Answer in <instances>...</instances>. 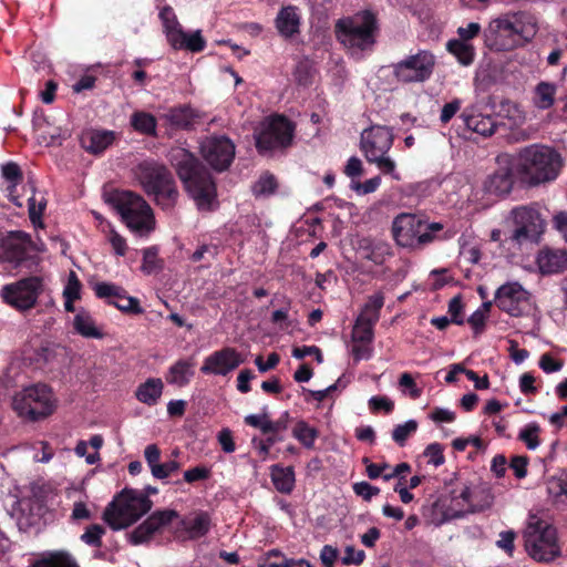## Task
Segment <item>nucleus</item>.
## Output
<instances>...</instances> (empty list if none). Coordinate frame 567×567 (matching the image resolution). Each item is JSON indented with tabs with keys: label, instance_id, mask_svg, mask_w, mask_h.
Returning <instances> with one entry per match:
<instances>
[{
	"label": "nucleus",
	"instance_id": "1",
	"mask_svg": "<svg viewBox=\"0 0 567 567\" xmlns=\"http://www.w3.org/2000/svg\"><path fill=\"white\" fill-rule=\"evenodd\" d=\"M169 162L198 210H215L218 207L217 186L200 159L189 151L176 147L169 152Z\"/></svg>",
	"mask_w": 567,
	"mask_h": 567
},
{
	"label": "nucleus",
	"instance_id": "2",
	"mask_svg": "<svg viewBox=\"0 0 567 567\" xmlns=\"http://www.w3.org/2000/svg\"><path fill=\"white\" fill-rule=\"evenodd\" d=\"M563 167L561 155L553 147L532 144L520 148L514 161L519 181L535 187L555 181Z\"/></svg>",
	"mask_w": 567,
	"mask_h": 567
},
{
	"label": "nucleus",
	"instance_id": "3",
	"mask_svg": "<svg viewBox=\"0 0 567 567\" xmlns=\"http://www.w3.org/2000/svg\"><path fill=\"white\" fill-rule=\"evenodd\" d=\"M534 18L526 12H515L494 19L484 31L486 45L493 51H511L534 35Z\"/></svg>",
	"mask_w": 567,
	"mask_h": 567
},
{
	"label": "nucleus",
	"instance_id": "4",
	"mask_svg": "<svg viewBox=\"0 0 567 567\" xmlns=\"http://www.w3.org/2000/svg\"><path fill=\"white\" fill-rule=\"evenodd\" d=\"M379 25L377 17L369 10L361 11L353 17L339 19L334 25L337 40L347 48L351 54L360 55L364 51H372L377 43Z\"/></svg>",
	"mask_w": 567,
	"mask_h": 567
},
{
	"label": "nucleus",
	"instance_id": "5",
	"mask_svg": "<svg viewBox=\"0 0 567 567\" xmlns=\"http://www.w3.org/2000/svg\"><path fill=\"white\" fill-rule=\"evenodd\" d=\"M153 502L147 494L124 488L104 509L103 519L114 530L136 523L151 511Z\"/></svg>",
	"mask_w": 567,
	"mask_h": 567
},
{
	"label": "nucleus",
	"instance_id": "6",
	"mask_svg": "<svg viewBox=\"0 0 567 567\" xmlns=\"http://www.w3.org/2000/svg\"><path fill=\"white\" fill-rule=\"evenodd\" d=\"M136 175L148 195H154L157 205L172 208L178 197V190L172 173L156 162L144 161L138 164Z\"/></svg>",
	"mask_w": 567,
	"mask_h": 567
},
{
	"label": "nucleus",
	"instance_id": "7",
	"mask_svg": "<svg viewBox=\"0 0 567 567\" xmlns=\"http://www.w3.org/2000/svg\"><path fill=\"white\" fill-rule=\"evenodd\" d=\"M524 539L528 555L536 561L550 563L561 554L556 528L536 515L529 516Z\"/></svg>",
	"mask_w": 567,
	"mask_h": 567
},
{
	"label": "nucleus",
	"instance_id": "8",
	"mask_svg": "<svg viewBox=\"0 0 567 567\" xmlns=\"http://www.w3.org/2000/svg\"><path fill=\"white\" fill-rule=\"evenodd\" d=\"M109 203L114 206L122 220L133 231L143 234L154 229L153 210L142 196L130 190H121L111 194Z\"/></svg>",
	"mask_w": 567,
	"mask_h": 567
},
{
	"label": "nucleus",
	"instance_id": "9",
	"mask_svg": "<svg viewBox=\"0 0 567 567\" xmlns=\"http://www.w3.org/2000/svg\"><path fill=\"white\" fill-rule=\"evenodd\" d=\"M441 223H425L413 214H400L392 224L393 238L399 246L421 248L434 240V234L441 231Z\"/></svg>",
	"mask_w": 567,
	"mask_h": 567
},
{
	"label": "nucleus",
	"instance_id": "10",
	"mask_svg": "<svg viewBox=\"0 0 567 567\" xmlns=\"http://www.w3.org/2000/svg\"><path fill=\"white\" fill-rule=\"evenodd\" d=\"M17 414L29 421H39L51 415L55 408L52 390L47 384H34L24 388L12 400Z\"/></svg>",
	"mask_w": 567,
	"mask_h": 567
},
{
	"label": "nucleus",
	"instance_id": "11",
	"mask_svg": "<svg viewBox=\"0 0 567 567\" xmlns=\"http://www.w3.org/2000/svg\"><path fill=\"white\" fill-rule=\"evenodd\" d=\"M513 230L509 240L518 246L539 244L546 230V219L537 204L522 205L511 210Z\"/></svg>",
	"mask_w": 567,
	"mask_h": 567
},
{
	"label": "nucleus",
	"instance_id": "12",
	"mask_svg": "<svg viewBox=\"0 0 567 567\" xmlns=\"http://www.w3.org/2000/svg\"><path fill=\"white\" fill-rule=\"evenodd\" d=\"M295 135V124L285 115L275 114L261 123L256 133V148L259 154L287 148Z\"/></svg>",
	"mask_w": 567,
	"mask_h": 567
},
{
	"label": "nucleus",
	"instance_id": "13",
	"mask_svg": "<svg viewBox=\"0 0 567 567\" xmlns=\"http://www.w3.org/2000/svg\"><path fill=\"white\" fill-rule=\"evenodd\" d=\"M31 236L22 230L9 231L0 238V261L14 267H28L39 262Z\"/></svg>",
	"mask_w": 567,
	"mask_h": 567
},
{
	"label": "nucleus",
	"instance_id": "14",
	"mask_svg": "<svg viewBox=\"0 0 567 567\" xmlns=\"http://www.w3.org/2000/svg\"><path fill=\"white\" fill-rule=\"evenodd\" d=\"M43 291V278L41 276H28L3 286L1 298L16 310L28 311L35 307Z\"/></svg>",
	"mask_w": 567,
	"mask_h": 567
},
{
	"label": "nucleus",
	"instance_id": "15",
	"mask_svg": "<svg viewBox=\"0 0 567 567\" xmlns=\"http://www.w3.org/2000/svg\"><path fill=\"white\" fill-rule=\"evenodd\" d=\"M434 66V54L426 50H420L395 63L393 74L402 83L424 82L431 78Z\"/></svg>",
	"mask_w": 567,
	"mask_h": 567
},
{
	"label": "nucleus",
	"instance_id": "16",
	"mask_svg": "<svg viewBox=\"0 0 567 567\" xmlns=\"http://www.w3.org/2000/svg\"><path fill=\"white\" fill-rule=\"evenodd\" d=\"M496 307L512 317L528 315L532 310V296L518 282H506L495 292Z\"/></svg>",
	"mask_w": 567,
	"mask_h": 567
},
{
	"label": "nucleus",
	"instance_id": "17",
	"mask_svg": "<svg viewBox=\"0 0 567 567\" xmlns=\"http://www.w3.org/2000/svg\"><path fill=\"white\" fill-rule=\"evenodd\" d=\"M200 151L205 161L217 172L228 169L235 157V144L225 135L207 137Z\"/></svg>",
	"mask_w": 567,
	"mask_h": 567
},
{
	"label": "nucleus",
	"instance_id": "18",
	"mask_svg": "<svg viewBox=\"0 0 567 567\" xmlns=\"http://www.w3.org/2000/svg\"><path fill=\"white\" fill-rule=\"evenodd\" d=\"M99 299H104L107 305L114 306L123 313L142 315L144 309L137 298L128 296L127 291L113 282H96L93 287Z\"/></svg>",
	"mask_w": 567,
	"mask_h": 567
},
{
	"label": "nucleus",
	"instance_id": "19",
	"mask_svg": "<svg viewBox=\"0 0 567 567\" xmlns=\"http://www.w3.org/2000/svg\"><path fill=\"white\" fill-rule=\"evenodd\" d=\"M245 362L241 353L233 347H224L207 355L200 367L205 375H227Z\"/></svg>",
	"mask_w": 567,
	"mask_h": 567
},
{
	"label": "nucleus",
	"instance_id": "20",
	"mask_svg": "<svg viewBox=\"0 0 567 567\" xmlns=\"http://www.w3.org/2000/svg\"><path fill=\"white\" fill-rule=\"evenodd\" d=\"M393 145V133L388 126H372L361 134L360 148L365 159H375L377 155L386 154Z\"/></svg>",
	"mask_w": 567,
	"mask_h": 567
},
{
	"label": "nucleus",
	"instance_id": "21",
	"mask_svg": "<svg viewBox=\"0 0 567 567\" xmlns=\"http://www.w3.org/2000/svg\"><path fill=\"white\" fill-rule=\"evenodd\" d=\"M177 517L178 513L174 509L156 511L152 513L142 524L128 534L130 543L135 546L147 543L157 530L167 526Z\"/></svg>",
	"mask_w": 567,
	"mask_h": 567
},
{
	"label": "nucleus",
	"instance_id": "22",
	"mask_svg": "<svg viewBox=\"0 0 567 567\" xmlns=\"http://www.w3.org/2000/svg\"><path fill=\"white\" fill-rule=\"evenodd\" d=\"M542 275H556L567 270V249L543 247L536 257Z\"/></svg>",
	"mask_w": 567,
	"mask_h": 567
},
{
	"label": "nucleus",
	"instance_id": "23",
	"mask_svg": "<svg viewBox=\"0 0 567 567\" xmlns=\"http://www.w3.org/2000/svg\"><path fill=\"white\" fill-rule=\"evenodd\" d=\"M212 515L202 509L194 511L185 515L179 520V527L187 535L190 540H196L205 537L212 528Z\"/></svg>",
	"mask_w": 567,
	"mask_h": 567
},
{
	"label": "nucleus",
	"instance_id": "24",
	"mask_svg": "<svg viewBox=\"0 0 567 567\" xmlns=\"http://www.w3.org/2000/svg\"><path fill=\"white\" fill-rule=\"evenodd\" d=\"M167 42L174 50H185L193 53H198L205 50L206 40L200 30L192 33L184 31L183 27L174 32H169Z\"/></svg>",
	"mask_w": 567,
	"mask_h": 567
},
{
	"label": "nucleus",
	"instance_id": "25",
	"mask_svg": "<svg viewBox=\"0 0 567 567\" xmlns=\"http://www.w3.org/2000/svg\"><path fill=\"white\" fill-rule=\"evenodd\" d=\"M301 17L295 6L282 7L275 19V27L284 39H292L300 33Z\"/></svg>",
	"mask_w": 567,
	"mask_h": 567
},
{
	"label": "nucleus",
	"instance_id": "26",
	"mask_svg": "<svg viewBox=\"0 0 567 567\" xmlns=\"http://www.w3.org/2000/svg\"><path fill=\"white\" fill-rule=\"evenodd\" d=\"M514 167H501L487 177L484 183L486 193L504 196L511 193L514 185Z\"/></svg>",
	"mask_w": 567,
	"mask_h": 567
},
{
	"label": "nucleus",
	"instance_id": "27",
	"mask_svg": "<svg viewBox=\"0 0 567 567\" xmlns=\"http://www.w3.org/2000/svg\"><path fill=\"white\" fill-rule=\"evenodd\" d=\"M461 118L466 128L482 136H492L496 131V122L491 115L475 114L473 109H465Z\"/></svg>",
	"mask_w": 567,
	"mask_h": 567
},
{
	"label": "nucleus",
	"instance_id": "28",
	"mask_svg": "<svg viewBox=\"0 0 567 567\" xmlns=\"http://www.w3.org/2000/svg\"><path fill=\"white\" fill-rule=\"evenodd\" d=\"M289 413L286 411L281 417L271 421L267 412L262 414H249L245 416L244 421L247 425L259 429L262 434H278L280 431L287 429V419Z\"/></svg>",
	"mask_w": 567,
	"mask_h": 567
},
{
	"label": "nucleus",
	"instance_id": "29",
	"mask_svg": "<svg viewBox=\"0 0 567 567\" xmlns=\"http://www.w3.org/2000/svg\"><path fill=\"white\" fill-rule=\"evenodd\" d=\"M28 567H80L75 557L64 549L47 550Z\"/></svg>",
	"mask_w": 567,
	"mask_h": 567
},
{
	"label": "nucleus",
	"instance_id": "30",
	"mask_svg": "<svg viewBox=\"0 0 567 567\" xmlns=\"http://www.w3.org/2000/svg\"><path fill=\"white\" fill-rule=\"evenodd\" d=\"M166 122L176 130H190L194 126L197 112L189 105L171 107L164 115Z\"/></svg>",
	"mask_w": 567,
	"mask_h": 567
},
{
	"label": "nucleus",
	"instance_id": "31",
	"mask_svg": "<svg viewBox=\"0 0 567 567\" xmlns=\"http://www.w3.org/2000/svg\"><path fill=\"white\" fill-rule=\"evenodd\" d=\"M2 177L9 183L7 193L10 202L18 207H22V202L18 195L17 187L22 182L23 175L20 166L14 162H9L1 167Z\"/></svg>",
	"mask_w": 567,
	"mask_h": 567
},
{
	"label": "nucleus",
	"instance_id": "32",
	"mask_svg": "<svg viewBox=\"0 0 567 567\" xmlns=\"http://www.w3.org/2000/svg\"><path fill=\"white\" fill-rule=\"evenodd\" d=\"M163 389L164 384L161 379L150 378L137 386L135 396L140 402L153 406L159 401Z\"/></svg>",
	"mask_w": 567,
	"mask_h": 567
},
{
	"label": "nucleus",
	"instance_id": "33",
	"mask_svg": "<svg viewBox=\"0 0 567 567\" xmlns=\"http://www.w3.org/2000/svg\"><path fill=\"white\" fill-rule=\"evenodd\" d=\"M270 477L275 488L282 494H290L295 487V470L275 464L270 467Z\"/></svg>",
	"mask_w": 567,
	"mask_h": 567
},
{
	"label": "nucleus",
	"instance_id": "34",
	"mask_svg": "<svg viewBox=\"0 0 567 567\" xmlns=\"http://www.w3.org/2000/svg\"><path fill=\"white\" fill-rule=\"evenodd\" d=\"M73 328L84 338L102 339L104 337V333L95 326L92 316L85 310H81L75 315Z\"/></svg>",
	"mask_w": 567,
	"mask_h": 567
},
{
	"label": "nucleus",
	"instance_id": "35",
	"mask_svg": "<svg viewBox=\"0 0 567 567\" xmlns=\"http://www.w3.org/2000/svg\"><path fill=\"white\" fill-rule=\"evenodd\" d=\"M194 362L190 360H178L168 370L166 381L171 384L184 386L189 383L190 377L194 375Z\"/></svg>",
	"mask_w": 567,
	"mask_h": 567
},
{
	"label": "nucleus",
	"instance_id": "36",
	"mask_svg": "<svg viewBox=\"0 0 567 567\" xmlns=\"http://www.w3.org/2000/svg\"><path fill=\"white\" fill-rule=\"evenodd\" d=\"M115 141V132L113 131H93L84 140V147L89 153L101 154Z\"/></svg>",
	"mask_w": 567,
	"mask_h": 567
},
{
	"label": "nucleus",
	"instance_id": "37",
	"mask_svg": "<svg viewBox=\"0 0 567 567\" xmlns=\"http://www.w3.org/2000/svg\"><path fill=\"white\" fill-rule=\"evenodd\" d=\"M133 130L146 136H156L157 120L145 111H135L130 118Z\"/></svg>",
	"mask_w": 567,
	"mask_h": 567
},
{
	"label": "nucleus",
	"instance_id": "38",
	"mask_svg": "<svg viewBox=\"0 0 567 567\" xmlns=\"http://www.w3.org/2000/svg\"><path fill=\"white\" fill-rule=\"evenodd\" d=\"M556 85L542 81L535 86L533 103L537 109L547 110L554 105Z\"/></svg>",
	"mask_w": 567,
	"mask_h": 567
},
{
	"label": "nucleus",
	"instance_id": "39",
	"mask_svg": "<svg viewBox=\"0 0 567 567\" xmlns=\"http://www.w3.org/2000/svg\"><path fill=\"white\" fill-rule=\"evenodd\" d=\"M292 436L307 450H312L319 437V431L306 421L299 420L292 429Z\"/></svg>",
	"mask_w": 567,
	"mask_h": 567
},
{
	"label": "nucleus",
	"instance_id": "40",
	"mask_svg": "<svg viewBox=\"0 0 567 567\" xmlns=\"http://www.w3.org/2000/svg\"><path fill=\"white\" fill-rule=\"evenodd\" d=\"M31 196L28 198V213L30 221L34 227H43L42 216L47 207V199L44 196H40V198L35 195L34 185H29Z\"/></svg>",
	"mask_w": 567,
	"mask_h": 567
},
{
	"label": "nucleus",
	"instance_id": "41",
	"mask_svg": "<svg viewBox=\"0 0 567 567\" xmlns=\"http://www.w3.org/2000/svg\"><path fill=\"white\" fill-rule=\"evenodd\" d=\"M277 189L278 181L276 176L268 171L264 172L251 186V193L256 198L269 197L274 195Z\"/></svg>",
	"mask_w": 567,
	"mask_h": 567
},
{
	"label": "nucleus",
	"instance_id": "42",
	"mask_svg": "<svg viewBox=\"0 0 567 567\" xmlns=\"http://www.w3.org/2000/svg\"><path fill=\"white\" fill-rule=\"evenodd\" d=\"M375 317L372 320L357 318L352 329V341L354 343H371L374 339Z\"/></svg>",
	"mask_w": 567,
	"mask_h": 567
},
{
	"label": "nucleus",
	"instance_id": "43",
	"mask_svg": "<svg viewBox=\"0 0 567 567\" xmlns=\"http://www.w3.org/2000/svg\"><path fill=\"white\" fill-rule=\"evenodd\" d=\"M447 51L453 54L463 65H470L475 58L474 47L467 42L460 40H450L447 42Z\"/></svg>",
	"mask_w": 567,
	"mask_h": 567
},
{
	"label": "nucleus",
	"instance_id": "44",
	"mask_svg": "<svg viewBox=\"0 0 567 567\" xmlns=\"http://www.w3.org/2000/svg\"><path fill=\"white\" fill-rule=\"evenodd\" d=\"M105 533L106 529L103 525L91 524L85 528L84 533L80 536V539L90 547L101 548L103 546L102 537Z\"/></svg>",
	"mask_w": 567,
	"mask_h": 567
},
{
	"label": "nucleus",
	"instance_id": "45",
	"mask_svg": "<svg viewBox=\"0 0 567 567\" xmlns=\"http://www.w3.org/2000/svg\"><path fill=\"white\" fill-rule=\"evenodd\" d=\"M540 426L536 422H530L526 424L518 434V440L525 443L528 450H535L539 446V435Z\"/></svg>",
	"mask_w": 567,
	"mask_h": 567
},
{
	"label": "nucleus",
	"instance_id": "46",
	"mask_svg": "<svg viewBox=\"0 0 567 567\" xmlns=\"http://www.w3.org/2000/svg\"><path fill=\"white\" fill-rule=\"evenodd\" d=\"M292 75L298 85L309 86L312 83L313 68L307 59H303L297 63Z\"/></svg>",
	"mask_w": 567,
	"mask_h": 567
},
{
	"label": "nucleus",
	"instance_id": "47",
	"mask_svg": "<svg viewBox=\"0 0 567 567\" xmlns=\"http://www.w3.org/2000/svg\"><path fill=\"white\" fill-rule=\"evenodd\" d=\"M417 430V422L415 420H409L403 424L396 425L392 431L393 441L400 445L404 446L409 436L415 433Z\"/></svg>",
	"mask_w": 567,
	"mask_h": 567
},
{
	"label": "nucleus",
	"instance_id": "48",
	"mask_svg": "<svg viewBox=\"0 0 567 567\" xmlns=\"http://www.w3.org/2000/svg\"><path fill=\"white\" fill-rule=\"evenodd\" d=\"M158 17L162 21L166 39L168 38V34H171L169 32H174L182 28L171 6H164L159 11Z\"/></svg>",
	"mask_w": 567,
	"mask_h": 567
},
{
	"label": "nucleus",
	"instance_id": "49",
	"mask_svg": "<svg viewBox=\"0 0 567 567\" xmlns=\"http://www.w3.org/2000/svg\"><path fill=\"white\" fill-rule=\"evenodd\" d=\"M423 455L427 458V463L433 464L435 467L443 465L445 462L444 446L437 442L429 444Z\"/></svg>",
	"mask_w": 567,
	"mask_h": 567
},
{
	"label": "nucleus",
	"instance_id": "50",
	"mask_svg": "<svg viewBox=\"0 0 567 567\" xmlns=\"http://www.w3.org/2000/svg\"><path fill=\"white\" fill-rule=\"evenodd\" d=\"M352 489L357 496L362 497L363 501L370 502L372 497L380 494V488L371 485L365 481L357 482L352 485Z\"/></svg>",
	"mask_w": 567,
	"mask_h": 567
},
{
	"label": "nucleus",
	"instance_id": "51",
	"mask_svg": "<svg viewBox=\"0 0 567 567\" xmlns=\"http://www.w3.org/2000/svg\"><path fill=\"white\" fill-rule=\"evenodd\" d=\"M212 471L209 467L198 465L184 472V481L193 484L199 481H206L210 477Z\"/></svg>",
	"mask_w": 567,
	"mask_h": 567
},
{
	"label": "nucleus",
	"instance_id": "52",
	"mask_svg": "<svg viewBox=\"0 0 567 567\" xmlns=\"http://www.w3.org/2000/svg\"><path fill=\"white\" fill-rule=\"evenodd\" d=\"M463 302L461 295L453 297L449 302V313L451 315V321L457 326L464 324L463 318Z\"/></svg>",
	"mask_w": 567,
	"mask_h": 567
},
{
	"label": "nucleus",
	"instance_id": "53",
	"mask_svg": "<svg viewBox=\"0 0 567 567\" xmlns=\"http://www.w3.org/2000/svg\"><path fill=\"white\" fill-rule=\"evenodd\" d=\"M82 284L74 271H70L68 282L63 290V297L79 300L81 298Z\"/></svg>",
	"mask_w": 567,
	"mask_h": 567
},
{
	"label": "nucleus",
	"instance_id": "54",
	"mask_svg": "<svg viewBox=\"0 0 567 567\" xmlns=\"http://www.w3.org/2000/svg\"><path fill=\"white\" fill-rule=\"evenodd\" d=\"M179 468V462L171 460L168 462L161 463L158 466H155V468H153L152 475L157 480H165L173 473L177 472Z\"/></svg>",
	"mask_w": 567,
	"mask_h": 567
},
{
	"label": "nucleus",
	"instance_id": "55",
	"mask_svg": "<svg viewBox=\"0 0 567 567\" xmlns=\"http://www.w3.org/2000/svg\"><path fill=\"white\" fill-rule=\"evenodd\" d=\"M158 250L156 247H148L143 251V271L151 274L158 267Z\"/></svg>",
	"mask_w": 567,
	"mask_h": 567
},
{
	"label": "nucleus",
	"instance_id": "56",
	"mask_svg": "<svg viewBox=\"0 0 567 567\" xmlns=\"http://www.w3.org/2000/svg\"><path fill=\"white\" fill-rule=\"evenodd\" d=\"M369 408L374 413L384 411L389 414L394 410V403L386 396L375 395L369 400Z\"/></svg>",
	"mask_w": 567,
	"mask_h": 567
},
{
	"label": "nucleus",
	"instance_id": "57",
	"mask_svg": "<svg viewBox=\"0 0 567 567\" xmlns=\"http://www.w3.org/2000/svg\"><path fill=\"white\" fill-rule=\"evenodd\" d=\"M516 539V533L512 529L499 533V538L496 542L498 548L503 549L509 556L513 555L515 549L514 542Z\"/></svg>",
	"mask_w": 567,
	"mask_h": 567
},
{
	"label": "nucleus",
	"instance_id": "58",
	"mask_svg": "<svg viewBox=\"0 0 567 567\" xmlns=\"http://www.w3.org/2000/svg\"><path fill=\"white\" fill-rule=\"evenodd\" d=\"M362 462L367 465L365 472L370 480H377L379 477L383 478V474H389V472L385 471L391 467L388 463H372L369 457H363Z\"/></svg>",
	"mask_w": 567,
	"mask_h": 567
},
{
	"label": "nucleus",
	"instance_id": "59",
	"mask_svg": "<svg viewBox=\"0 0 567 567\" xmlns=\"http://www.w3.org/2000/svg\"><path fill=\"white\" fill-rule=\"evenodd\" d=\"M381 184V177L374 176L363 183L352 182V188L360 195H367L375 192Z\"/></svg>",
	"mask_w": 567,
	"mask_h": 567
},
{
	"label": "nucleus",
	"instance_id": "60",
	"mask_svg": "<svg viewBox=\"0 0 567 567\" xmlns=\"http://www.w3.org/2000/svg\"><path fill=\"white\" fill-rule=\"evenodd\" d=\"M548 492L554 496H565L567 498V474L553 477L548 483Z\"/></svg>",
	"mask_w": 567,
	"mask_h": 567
},
{
	"label": "nucleus",
	"instance_id": "61",
	"mask_svg": "<svg viewBox=\"0 0 567 567\" xmlns=\"http://www.w3.org/2000/svg\"><path fill=\"white\" fill-rule=\"evenodd\" d=\"M292 355L299 360L307 355H315L317 362L321 363L323 361L322 352L317 346L295 347L292 349Z\"/></svg>",
	"mask_w": 567,
	"mask_h": 567
},
{
	"label": "nucleus",
	"instance_id": "62",
	"mask_svg": "<svg viewBox=\"0 0 567 567\" xmlns=\"http://www.w3.org/2000/svg\"><path fill=\"white\" fill-rule=\"evenodd\" d=\"M452 501L455 502L462 508H470L473 506L472 504V492L471 488L464 485L460 492L456 489L452 491ZM463 509H461L462 512Z\"/></svg>",
	"mask_w": 567,
	"mask_h": 567
},
{
	"label": "nucleus",
	"instance_id": "63",
	"mask_svg": "<svg viewBox=\"0 0 567 567\" xmlns=\"http://www.w3.org/2000/svg\"><path fill=\"white\" fill-rule=\"evenodd\" d=\"M539 368L546 373H554L563 368V362L555 359L550 353H544L539 359Z\"/></svg>",
	"mask_w": 567,
	"mask_h": 567
},
{
	"label": "nucleus",
	"instance_id": "64",
	"mask_svg": "<svg viewBox=\"0 0 567 567\" xmlns=\"http://www.w3.org/2000/svg\"><path fill=\"white\" fill-rule=\"evenodd\" d=\"M462 102L460 99H454L453 101L444 104L441 111L440 121L442 124H447L454 115L461 110Z\"/></svg>",
	"mask_w": 567,
	"mask_h": 567
}]
</instances>
